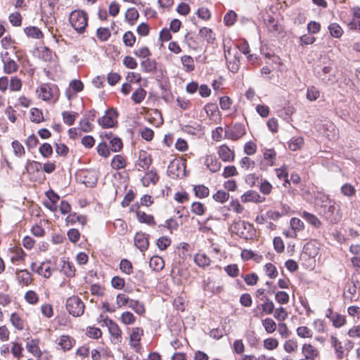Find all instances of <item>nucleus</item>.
<instances>
[{
	"label": "nucleus",
	"instance_id": "f257e3e1",
	"mask_svg": "<svg viewBox=\"0 0 360 360\" xmlns=\"http://www.w3.org/2000/svg\"><path fill=\"white\" fill-rule=\"evenodd\" d=\"M323 203L320 206L319 212L324 219L330 224H337L340 219V215L336 210L334 202L326 196H323Z\"/></svg>",
	"mask_w": 360,
	"mask_h": 360
},
{
	"label": "nucleus",
	"instance_id": "f03ea898",
	"mask_svg": "<svg viewBox=\"0 0 360 360\" xmlns=\"http://www.w3.org/2000/svg\"><path fill=\"white\" fill-rule=\"evenodd\" d=\"M69 21L72 27L79 34L85 31L87 25L88 17L82 11H74L69 17Z\"/></svg>",
	"mask_w": 360,
	"mask_h": 360
},
{
	"label": "nucleus",
	"instance_id": "7ed1b4c3",
	"mask_svg": "<svg viewBox=\"0 0 360 360\" xmlns=\"http://www.w3.org/2000/svg\"><path fill=\"white\" fill-rule=\"evenodd\" d=\"M314 73L323 83L326 84H333L335 82L336 78L335 71L333 69L331 63L321 66L317 65L314 69Z\"/></svg>",
	"mask_w": 360,
	"mask_h": 360
},
{
	"label": "nucleus",
	"instance_id": "20e7f679",
	"mask_svg": "<svg viewBox=\"0 0 360 360\" xmlns=\"http://www.w3.org/2000/svg\"><path fill=\"white\" fill-rule=\"evenodd\" d=\"M85 305L77 296H72L67 299L66 309L70 314L75 317L82 316L84 311Z\"/></svg>",
	"mask_w": 360,
	"mask_h": 360
},
{
	"label": "nucleus",
	"instance_id": "39448f33",
	"mask_svg": "<svg viewBox=\"0 0 360 360\" xmlns=\"http://www.w3.org/2000/svg\"><path fill=\"white\" fill-rule=\"evenodd\" d=\"M167 172L172 179H182L186 176V163L181 160L175 159L169 163Z\"/></svg>",
	"mask_w": 360,
	"mask_h": 360
},
{
	"label": "nucleus",
	"instance_id": "423d86ee",
	"mask_svg": "<svg viewBox=\"0 0 360 360\" xmlns=\"http://www.w3.org/2000/svg\"><path fill=\"white\" fill-rule=\"evenodd\" d=\"M100 318L101 319V320L99 321V322H103L101 326L105 325L108 328L109 333L112 337L111 341L114 344H117L120 342L122 330L118 326V325L112 319H109L108 316L103 318V315H101Z\"/></svg>",
	"mask_w": 360,
	"mask_h": 360
},
{
	"label": "nucleus",
	"instance_id": "0eeeda50",
	"mask_svg": "<svg viewBox=\"0 0 360 360\" xmlns=\"http://www.w3.org/2000/svg\"><path fill=\"white\" fill-rule=\"evenodd\" d=\"M224 57L228 69L232 72H238L240 67V60L238 51L236 49H225Z\"/></svg>",
	"mask_w": 360,
	"mask_h": 360
},
{
	"label": "nucleus",
	"instance_id": "6e6552de",
	"mask_svg": "<svg viewBox=\"0 0 360 360\" xmlns=\"http://www.w3.org/2000/svg\"><path fill=\"white\" fill-rule=\"evenodd\" d=\"M302 354L307 360H316L320 356L318 349L310 343H304L302 345Z\"/></svg>",
	"mask_w": 360,
	"mask_h": 360
},
{
	"label": "nucleus",
	"instance_id": "1a4fd4ad",
	"mask_svg": "<svg viewBox=\"0 0 360 360\" xmlns=\"http://www.w3.org/2000/svg\"><path fill=\"white\" fill-rule=\"evenodd\" d=\"M245 134V129L243 125L235 124L232 128L225 130V136L231 140H238Z\"/></svg>",
	"mask_w": 360,
	"mask_h": 360
},
{
	"label": "nucleus",
	"instance_id": "9d476101",
	"mask_svg": "<svg viewBox=\"0 0 360 360\" xmlns=\"http://www.w3.org/2000/svg\"><path fill=\"white\" fill-rule=\"evenodd\" d=\"M134 245L140 251H146L149 245L148 236L143 233H137L134 236Z\"/></svg>",
	"mask_w": 360,
	"mask_h": 360
},
{
	"label": "nucleus",
	"instance_id": "9b49d317",
	"mask_svg": "<svg viewBox=\"0 0 360 360\" xmlns=\"http://www.w3.org/2000/svg\"><path fill=\"white\" fill-rule=\"evenodd\" d=\"M115 114L114 111H106L105 115L98 119L99 125L103 128L112 127L115 122Z\"/></svg>",
	"mask_w": 360,
	"mask_h": 360
},
{
	"label": "nucleus",
	"instance_id": "f8f14e48",
	"mask_svg": "<svg viewBox=\"0 0 360 360\" xmlns=\"http://www.w3.org/2000/svg\"><path fill=\"white\" fill-rule=\"evenodd\" d=\"M217 153L224 162H232L234 160V151L231 150L226 145H222L219 147Z\"/></svg>",
	"mask_w": 360,
	"mask_h": 360
},
{
	"label": "nucleus",
	"instance_id": "ddd939ff",
	"mask_svg": "<svg viewBox=\"0 0 360 360\" xmlns=\"http://www.w3.org/2000/svg\"><path fill=\"white\" fill-rule=\"evenodd\" d=\"M152 163L150 156L146 151H141L139 153V160L136 165L139 167V170H146L149 168Z\"/></svg>",
	"mask_w": 360,
	"mask_h": 360
},
{
	"label": "nucleus",
	"instance_id": "4468645a",
	"mask_svg": "<svg viewBox=\"0 0 360 360\" xmlns=\"http://www.w3.org/2000/svg\"><path fill=\"white\" fill-rule=\"evenodd\" d=\"M241 200L243 202H262L265 200V198L261 196L257 191L251 190L247 191L241 196Z\"/></svg>",
	"mask_w": 360,
	"mask_h": 360
},
{
	"label": "nucleus",
	"instance_id": "2eb2a0df",
	"mask_svg": "<svg viewBox=\"0 0 360 360\" xmlns=\"http://www.w3.org/2000/svg\"><path fill=\"white\" fill-rule=\"evenodd\" d=\"M330 342L332 347L335 350L337 359H342L345 357L344 347L342 342L334 335L330 337Z\"/></svg>",
	"mask_w": 360,
	"mask_h": 360
},
{
	"label": "nucleus",
	"instance_id": "dca6fc26",
	"mask_svg": "<svg viewBox=\"0 0 360 360\" xmlns=\"http://www.w3.org/2000/svg\"><path fill=\"white\" fill-rule=\"evenodd\" d=\"M4 72L8 75H11L18 71V63L11 58H2Z\"/></svg>",
	"mask_w": 360,
	"mask_h": 360
},
{
	"label": "nucleus",
	"instance_id": "f3484780",
	"mask_svg": "<svg viewBox=\"0 0 360 360\" xmlns=\"http://www.w3.org/2000/svg\"><path fill=\"white\" fill-rule=\"evenodd\" d=\"M205 165L212 172H217L221 168V162L213 155H207L205 160Z\"/></svg>",
	"mask_w": 360,
	"mask_h": 360
},
{
	"label": "nucleus",
	"instance_id": "a211bd4d",
	"mask_svg": "<svg viewBox=\"0 0 360 360\" xmlns=\"http://www.w3.org/2000/svg\"><path fill=\"white\" fill-rule=\"evenodd\" d=\"M141 68L143 72L146 73H155L157 70V63L155 60H151L149 58L143 60L141 64Z\"/></svg>",
	"mask_w": 360,
	"mask_h": 360
},
{
	"label": "nucleus",
	"instance_id": "6ab92c4d",
	"mask_svg": "<svg viewBox=\"0 0 360 360\" xmlns=\"http://www.w3.org/2000/svg\"><path fill=\"white\" fill-rule=\"evenodd\" d=\"M16 278L20 284L25 285H28L32 280L30 273L26 269L17 271Z\"/></svg>",
	"mask_w": 360,
	"mask_h": 360
},
{
	"label": "nucleus",
	"instance_id": "aec40b11",
	"mask_svg": "<svg viewBox=\"0 0 360 360\" xmlns=\"http://www.w3.org/2000/svg\"><path fill=\"white\" fill-rule=\"evenodd\" d=\"M38 343L39 341L37 340L32 339L27 342L26 347L29 352L32 353L34 356L40 358L42 352L38 346Z\"/></svg>",
	"mask_w": 360,
	"mask_h": 360
},
{
	"label": "nucleus",
	"instance_id": "412c9836",
	"mask_svg": "<svg viewBox=\"0 0 360 360\" xmlns=\"http://www.w3.org/2000/svg\"><path fill=\"white\" fill-rule=\"evenodd\" d=\"M159 180V176L155 170H150L147 172L142 179V183L144 186H148L150 184H156Z\"/></svg>",
	"mask_w": 360,
	"mask_h": 360
},
{
	"label": "nucleus",
	"instance_id": "4be33fe9",
	"mask_svg": "<svg viewBox=\"0 0 360 360\" xmlns=\"http://www.w3.org/2000/svg\"><path fill=\"white\" fill-rule=\"evenodd\" d=\"M143 335V330L139 328H134L130 335V342L133 347L136 348L139 345L141 336Z\"/></svg>",
	"mask_w": 360,
	"mask_h": 360
},
{
	"label": "nucleus",
	"instance_id": "5701e85b",
	"mask_svg": "<svg viewBox=\"0 0 360 360\" xmlns=\"http://www.w3.org/2000/svg\"><path fill=\"white\" fill-rule=\"evenodd\" d=\"M302 217L315 228H319L321 226V221L313 214L304 211L302 214Z\"/></svg>",
	"mask_w": 360,
	"mask_h": 360
},
{
	"label": "nucleus",
	"instance_id": "b1692460",
	"mask_svg": "<svg viewBox=\"0 0 360 360\" xmlns=\"http://www.w3.org/2000/svg\"><path fill=\"white\" fill-rule=\"evenodd\" d=\"M39 96L44 101H49L53 98V89L49 84H43L40 87Z\"/></svg>",
	"mask_w": 360,
	"mask_h": 360
},
{
	"label": "nucleus",
	"instance_id": "393cba45",
	"mask_svg": "<svg viewBox=\"0 0 360 360\" xmlns=\"http://www.w3.org/2000/svg\"><path fill=\"white\" fill-rule=\"evenodd\" d=\"M137 219L141 223H145L148 225H155V221L153 215L147 214L144 212H136Z\"/></svg>",
	"mask_w": 360,
	"mask_h": 360
},
{
	"label": "nucleus",
	"instance_id": "a878e982",
	"mask_svg": "<svg viewBox=\"0 0 360 360\" xmlns=\"http://www.w3.org/2000/svg\"><path fill=\"white\" fill-rule=\"evenodd\" d=\"M149 266L154 271H159L164 267V260L159 256H153L150 259Z\"/></svg>",
	"mask_w": 360,
	"mask_h": 360
},
{
	"label": "nucleus",
	"instance_id": "bb28decb",
	"mask_svg": "<svg viewBox=\"0 0 360 360\" xmlns=\"http://www.w3.org/2000/svg\"><path fill=\"white\" fill-rule=\"evenodd\" d=\"M125 166L126 160L123 156L120 155H116L113 157L111 162V167L112 169L118 170L124 168Z\"/></svg>",
	"mask_w": 360,
	"mask_h": 360
},
{
	"label": "nucleus",
	"instance_id": "cd10ccee",
	"mask_svg": "<svg viewBox=\"0 0 360 360\" xmlns=\"http://www.w3.org/2000/svg\"><path fill=\"white\" fill-rule=\"evenodd\" d=\"M78 116V113L72 111H63L62 112L63 120L68 126H71Z\"/></svg>",
	"mask_w": 360,
	"mask_h": 360
},
{
	"label": "nucleus",
	"instance_id": "c85d7f7f",
	"mask_svg": "<svg viewBox=\"0 0 360 360\" xmlns=\"http://www.w3.org/2000/svg\"><path fill=\"white\" fill-rule=\"evenodd\" d=\"M36 272L46 278L51 276V266L49 263L42 262L37 267Z\"/></svg>",
	"mask_w": 360,
	"mask_h": 360
},
{
	"label": "nucleus",
	"instance_id": "c756f323",
	"mask_svg": "<svg viewBox=\"0 0 360 360\" xmlns=\"http://www.w3.org/2000/svg\"><path fill=\"white\" fill-rule=\"evenodd\" d=\"M24 31L28 37L33 39H41L43 37L42 32L37 27H27Z\"/></svg>",
	"mask_w": 360,
	"mask_h": 360
},
{
	"label": "nucleus",
	"instance_id": "7c9ffc66",
	"mask_svg": "<svg viewBox=\"0 0 360 360\" xmlns=\"http://www.w3.org/2000/svg\"><path fill=\"white\" fill-rule=\"evenodd\" d=\"M74 340L69 335H62L60 338L58 345L63 350H70L73 346Z\"/></svg>",
	"mask_w": 360,
	"mask_h": 360
},
{
	"label": "nucleus",
	"instance_id": "2f4dec72",
	"mask_svg": "<svg viewBox=\"0 0 360 360\" xmlns=\"http://www.w3.org/2000/svg\"><path fill=\"white\" fill-rule=\"evenodd\" d=\"M195 263L200 267H205L210 265V259L205 254H196L194 256Z\"/></svg>",
	"mask_w": 360,
	"mask_h": 360
},
{
	"label": "nucleus",
	"instance_id": "473e14b6",
	"mask_svg": "<svg viewBox=\"0 0 360 360\" xmlns=\"http://www.w3.org/2000/svg\"><path fill=\"white\" fill-rule=\"evenodd\" d=\"M276 153L273 149H267L264 153V161L266 166H273L276 159Z\"/></svg>",
	"mask_w": 360,
	"mask_h": 360
},
{
	"label": "nucleus",
	"instance_id": "72a5a7b5",
	"mask_svg": "<svg viewBox=\"0 0 360 360\" xmlns=\"http://www.w3.org/2000/svg\"><path fill=\"white\" fill-rule=\"evenodd\" d=\"M200 34L202 37L205 38L207 43L213 44L215 40L214 34L212 30L207 27H202L200 30Z\"/></svg>",
	"mask_w": 360,
	"mask_h": 360
},
{
	"label": "nucleus",
	"instance_id": "f704fd0d",
	"mask_svg": "<svg viewBox=\"0 0 360 360\" xmlns=\"http://www.w3.org/2000/svg\"><path fill=\"white\" fill-rule=\"evenodd\" d=\"M128 307L139 315H142L145 313L143 304L141 303L138 300H130Z\"/></svg>",
	"mask_w": 360,
	"mask_h": 360
},
{
	"label": "nucleus",
	"instance_id": "c9c22d12",
	"mask_svg": "<svg viewBox=\"0 0 360 360\" xmlns=\"http://www.w3.org/2000/svg\"><path fill=\"white\" fill-rule=\"evenodd\" d=\"M146 91L145 89H143V88L141 87H139L138 89H136L131 95V100L135 103H141L146 96Z\"/></svg>",
	"mask_w": 360,
	"mask_h": 360
},
{
	"label": "nucleus",
	"instance_id": "e433bc0d",
	"mask_svg": "<svg viewBox=\"0 0 360 360\" xmlns=\"http://www.w3.org/2000/svg\"><path fill=\"white\" fill-rule=\"evenodd\" d=\"M181 61L186 72H191L194 70V61L191 56H183L181 58Z\"/></svg>",
	"mask_w": 360,
	"mask_h": 360
},
{
	"label": "nucleus",
	"instance_id": "4c0bfd02",
	"mask_svg": "<svg viewBox=\"0 0 360 360\" xmlns=\"http://www.w3.org/2000/svg\"><path fill=\"white\" fill-rule=\"evenodd\" d=\"M193 191L196 197L199 198H204L209 195V188L204 185L195 186Z\"/></svg>",
	"mask_w": 360,
	"mask_h": 360
},
{
	"label": "nucleus",
	"instance_id": "58836bf2",
	"mask_svg": "<svg viewBox=\"0 0 360 360\" xmlns=\"http://www.w3.org/2000/svg\"><path fill=\"white\" fill-rule=\"evenodd\" d=\"M262 323L267 333H272L276 330V323L271 318L264 319L262 321Z\"/></svg>",
	"mask_w": 360,
	"mask_h": 360
},
{
	"label": "nucleus",
	"instance_id": "ea45409f",
	"mask_svg": "<svg viewBox=\"0 0 360 360\" xmlns=\"http://www.w3.org/2000/svg\"><path fill=\"white\" fill-rule=\"evenodd\" d=\"M139 14L135 8H129L125 13L126 20L131 25H133L138 19Z\"/></svg>",
	"mask_w": 360,
	"mask_h": 360
},
{
	"label": "nucleus",
	"instance_id": "a19ab883",
	"mask_svg": "<svg viewBox=\"0 0 360 360\" xmlns=\"http://www.w3.org/2000/svg\"><path fill=\"white\" fill-rule=\"evenodd\" d=\"M30 120L35 123H40L44 121L43 114L41 110L32 108L30 110Z\"/></svg>",
	"mask_w": 360,
	"mask_h": 360
},
{
	"label": "nucleus",
	"instance_id": "79ce46f5",
	"mask_svg": "<svg viewBox=\"0 0 360 360\" xmlns=\"http://www.w3.org/2000/svg\"><path fill=\"white\" fill-rule=\"evenodd\" d=\"M328 30L330 35L335 38H340L342 34L343 30L338 23H332L328 26Z\"/></svg>",
	"mask_w": 360,
	"mask_h": 360
},
{
	"label": "nucleus",
	"instance_id": "37998d69",
	"mask_svg": "<svg viewBox=\"0 0 360 360\" xmlns=\"http://www.w3.org/2000/svg\"><path fill=\"white\" fill-rule=\"evenodd\" d=\"M258 186L259 187V191L264 195H269L271 192L272 186L266 179H260Z\"/></svg>",
	"mask_w": 360,
	"mask_h": 360
},
{
	"label": "nucleus",
	"instance_id": "c03bdc74",
	"mask_svg": "<svg viewBox=\"0 0 360 360\" xmlns=\"http://www.w3.org/2000/svg\"><path fill=\"white\" fill-rule=\"evenodd\" d=\"M11 322L12 325L18 330H22L24 328L23 321L16 313H13L11 314Z\"/></svg>",
	"mask_w": 360,
	"mask_h": 360
},
{
	"label": "nucleus",
	"instance_id": "a18cd8bd",
	"mask_svg": "<svg viewBox=\"0 0 360 360\" xmlns=\"http://www.w3.org/2000/svg\"><path fill=\"white\" fill-rule=\"evenodd\" d=\"M245 338L251 347H255L259 342V339L257 338L255 331L248 330L245 334Z\"/></svg>",
	"mask_w": 360,
	"mask_h": 360
},
{
	"label": "nucleus",
	"instance_id": "49530a36",
	"mask_svg": "<svg viewBox=\"0 0 360 360\" xmlns=\"http://www.w3.org/2000/svg\"><path fill=\"white\" fill-rule=\"evenodd\" d=\"M41 168V164L37 161H28L26 165V170L30 174L38 172Z\"/></svg>",
	"mask_w": 360,
	"mask_h": 360
},
{
	"label": "nucleus",
	"instance_id": "de8ad7c7",
	"mask_svg": "<svg viewBox=\"0 0 360 360\" xmlns=\"http://www.w3.org/2000/svg\"><path fill=\"white\" fill-rule=\"evenodd\" d=\"M120 269L122 272L129 275L132 272V264L129 260L123 259L120 261Z\"/></svg>",
	"mask_w": 360,
	"mask_h": 360
},
{
	"label": "nucleus",
	"instance_id": "09e8293b",
	"mask_svg": "<svg viewBox=\"0 0 360 360\" xmlns=\"http://www.w3.org/2000/svg\"><path fill=\"white\" fill-rule=\"evenodd\" d=\"M61 271L68 277H72L75 274L74 265L69 262H64Z\"/></svg>",
	"mask_w": 360,
	"mask_h": 360
},
{
	"label": "nucleus",
	"instance_id": "8fccbe9b",
	"mask_svg": "<svg viewBox=\"0 0 360 360\" xmlns=\"http://www.w3.org/2000/svg\"><path fill=\"white\" fill-rule=\"evenodd\" d=\"M122 140L118 137H113L110 141V149L113 152H118L122 148Z\"/></svg>",
	"mask_w": 360,
	"mask_h": 360
},
{
	"label": "nucleus",
	"instance_id": "3c124183",
	"mask_svg": "<svg viewBox=\"0 0 360 360\" xmlns=\"http://www.w3.org/2000/svg\"><path fill=\"white\" fill-rule=\"evenodd\" d=\"M341 193L347 197H352L356 194V189L350 184H345L341 187Z\"/></svg>",
	"mask_w": 360,
	"mask_h": 360
},
{
	"label": "nucleus",
	"instance_id": "603ef678",
	"mask_svg": "<svg viewBox=\"0 0 360 360\" xmlns=\"http://www.w3.org/2000/svg\"><path fill=\"white\" fill-rule=\"evenodd\" d=\"M39 150L40 154L45 158H49L53 153V148L48 143H43L39 147Z\"/></svg>",
	"mask_w": 360,
	"mask_h": 360
},
{
	"label": "nucleus",
	"instance_id": "864d4df0",
	"mask_svg": "<svg viewBox=\"0 0 360 360\" xmlns=\"http://www.w3.org/2000/svg\"><path fill=\"white\" fill-rule=\"evenodd\" d=\"M120 319L122 322L125 325L133 324L136 321L135 316L130 311H125L122 313Z\"/></svg>",
	"mask_w": 360,
	"mask_h": 360
},
{
	"label": "nucleus",
	"instance_id": "5fc2aeb1",
	"mask_svg": "<svg viewBox=\"0 0 360 360\" xmlns=\"http://www.w3.org/2000/svg\"><path fill=\"white\" fill-rule=\"evenodd\" d=\"M304 143V140L302 137L292 139L288 144V147L291 150L295 151L300 149Z\"/></svg>",
	"mask_w": 360,
	"mask_h": 360
},
{
	"label": "nucleus",
	"instance_id": "6e6d98bb",
	"mask_svg": "<svg viewBox=\"0 0 360 360\" xmlns=\"http://www.w3.org/2000/svg\"><path fill=\"white\" fill-rule=\"evenodd\" d=\"M320 96V92L317 88L312 86L307 89V98L310 101H316Z\"/></svg>",
	"mask_w": 360,
	"mask_h": 360
},
{
	"label": "nucleus",
	"instance_id": "4d7b16f0",
	"mask_svg": "<svg viewBox=\"0 0 360 360\" xmlns=\"http://www.w3.org/2000/svg\"><path fill=\"white\" fill-rule=\"evenodd\" d=\"M97 37L101 41H107L110 37V32L108 28L106 27H100L96 31Z\"/></svg>",
	"mask_w": 360,
	"mask_h": 360
},
{
	"label": "nucleus",
	"instance_id": "13d9d810",
	"mask_svg": "<svg viewBox=\"0 0 360 360\" xmlns=\"http://www.w3.org/2000/svg\"><path fill=\"white\" fill-rule=\"evenodd\" d=\"M278 346V341L274 338H269L264 340V347L268 350H274Z\"/></svg>",
	"mask_w": 360,
	"mask_h": 360
},
{
	"label": "nucleus",
	"instance_id": "bf43d9fd",
	"mask_svg": "<svg viewBox=\"0 0 360 360\" xmlns=\"http://www.w3.org/2000/svg\"><path fill=\"white\" fill-rule=\"evenodd\" d=\"M297 335L302 338L312 337V331L307 326H300L296 330Z\"/></svg>",
	"mask_w": 360,
	"mask_h": 360
},
{
	"label": "nucleus",
	"instance_id": "052dcab7",
	"mask_svg": "<svg viewBox=\"0 0 360 360\" xmlns=\"http://www.w3.org/2000/svg\"><path fill=\"white\" fill-rule=\"evenodd\" d=\"M237 18V14L233 11H228L224 17V22L225 25L231 26L235 23Z\"/></svg>",
	"mask_w": 360,
	"mask_h": 360
},
{
	"label": "nucleus",
	"instance_id": "680f3d73",
	"mask_svg": "<svg viewBox=\"0 0 360 360\" xmlns=\"http://www.w3.org/2000/svg\"><path fill=\"white\" fill-rule=\"evenodd\" d=\"M136 41V37L134 34L128 31L125 32L123 35V42L127 46H132Z\"/></svg>",
	"mask_w": 360,
	"mask_h": 360
},
{
	"label": "nucleus",
	"instance_id": "e2e57ef3",
	"mask_svg": "<svg viewBox=\"0 0 360 360\" xmlns=\"http://www.w3.org/2000/svg\"><path fill=\"white\" fill-rule=\"evenodd\" d=\"M260 179H262V178L257 176L255 174H250L246 176L245 182L250 187H254L259 186Z\"/></svg>",
	"mask_w": 360,
	"mask_h": 360
},
{
	"label": "nucleus",
	"instance_id": "0e129e2a",
	"mask_svg": "<svg viewBox=\"0 0 360 360\" xmlns=\"http://www.w3.org/2000/svg\"><path fill=\"white\" fill-rule=\"evenodd\" d=\"M110 148L107 146V144L105 142L100 143L97 146V152L98 153L104 158H108L110 153Z\"/></svg>",
	"mask_w": 360,
	"mask_h": 360
},
{
	"label": "nucleus",
	"instance_id": "69168bd1",
	"mask_svg": "<svg viewBox=\"0 0 360 360\" xmlns=\"http://www.w3.org/2000/svg\"><path fill=\"white\" fill-rule=\"evenodd\" d=\"M212 198L215 201L224 203L228 200L229 194L224 191H218L213 195Z\"/></svg>",
	"mask_w": 360,
	"mask_h": 360
},
{
	"label": "nucleus",
	"instance_id": "338daca9",
	"mask_svg": "<svg viewBox=\"0 0 360 360\" xmlns=\"http://www.w3.org/2000/svg\"><path fill=\"white\" fill-rule=\"evenodd\" d=\"M90 120H88V119H82L79 122V128L82 131L84 132H89L93 129V124L90 123Z\"/></svg>",
	"mask_w": 360,
	"mask_h": 360
},
{
	"label": "nucleus",
	"instance_id": "774afa93",
	"mask_svg": "<svg viewBox=\"0 0 360 360\" xmlns=\"http://www.w3.org/2000/svg\"><path fill=\"white\" fill-rule=\"evenodd\" d=\"M284 350L288 353H292L297 350V343L294 340H288L285 341L283 345Z\"/></svg>",
	"mask_w": 360,
	"mask_h": 360
}]
</instances>
